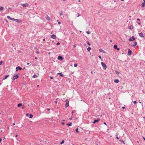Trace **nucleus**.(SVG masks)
Here are the masks:
<instances>
[{
    "instance_id": "f8f14e48",
    "label": "nucleus",
    "mask_w": 145,
    "mask_h": 145,
    "mask_svg": "<svg viewBox=\"0 0 145 145\" xmlns=\"http://www.w3.org/2000/svg\"><path fill=\"white\" fill-rule=\"evenodd\" d=\"M139 36L142 37H144V35L142 32L139 33Z\"/></svg>"
},
{
    "instance_id": "37998d69",
    "label": "nucleus",
    "mask_w": 145,
    "mask_h": 145,
    "mask_svg": "<svg viewBox=\"0 0 145 145\" xmlns=\"http://www.w3.org/2000/svg\"><path fill=\"white\" fill-rule=\"evenodd\" d=\"M103 123H104V124L105 125H106V123H105V122H104Z\"/></svg>"
},
{
    "instance_id": "aec40b11",
    "label": "nucleus",
    "mask_w": 145,
    "mask_h": 145,
    "mask_svg": "<svg viewBox=\"0 0 145 145\" xmlns=\"http://www.w3.org/2000/svg\"><path fill=\"white\" fill-rule=\"evenodd\" d=\"M39 76V74H38V75H36L35 74L33 75V77L34 78H36L37 77Z\"/></svg>"
},
{
    "instance_id": "79ce46f5",
    "label": "nucleus",
    "mask_w": 145,
    "mask_h": 145,
    "mask_svg": "<svg viewBox=\"0 0 145 145\" xmlns=\"http://www.w3.org/2000/svg\"><path fill=\"white\" fill-rule=\"evenodd\" d=\"M50 78L51 79H52L53 78V77L52 76H50Z\"/></svg>"
},
{
    "instance_id": "680f3d73",
    "label": "nucleus",
    "mask_w": 145,
    "mask_h": 145,
    "mask_svg": "<svg viewBox=\"0 0 145 145\" xmlns=\"http://www.w3.org/2000/svg\"><path fill=\"white\" fill-rule=\"evenodd\" d=\"M29 63H27V65H29Z\"/></svg>"
},
{
    "instance_id": "72a5a7b5",
    "label": "nucleus",
    "mask_w": 145,
    "mask_h": 145,
    "mask_svg": "<svg viewBox=\"0 0 145 145\" xmlns=\"http://www.w3.org/2000/svg\"><path fill=\"white\" fill-rule=\"evenodd\" d=\"M86 33L88 34H90V32L89 31H87Z\"/></svg>"
},
{
    "instance_id": "a19ab883",
    "label": "nucleus",
    "mask_w": 145,
    "mask_h": 145,
    "mask_svg": "<svg viewBox=\"0 0 145 145\" xmlns=\"http://www.w3.org/2000/svg\"><path fill=\"white\" fill-rule=\"evenodd\" d=\"M60 44V43L59 42H57V44H56L57 45H59V44Z\"/></svg>"
},
{
    "instance_id": "cd10ccee",
    "label": "nucleus",
    "mask_w": 145,
    "mask_h": 145,
    "mask_svg": "<svg viewBox=\"0 0 145 145\" xmlns=\"http://www.w3.org/2000/svg\"><path fill=\"white\" fill-rule=\"evenodd\" d=\"M47 19L48 20H49L50 19V17L48 16H47Z\"/></svg>"
},
{
    "instance_id": "a18cd8bd",
    "label": "nucleus",
    "mask_w": 145,
    "mask_h": 145,
    "mask_svg": "<svg viewBox=\"0 0 145 145\" xmlns=\"http://www.w3.org/2000/svg\"><path fill=\"white\" fill-rule=\"evenodd\" d=\"M69 120H72V118H69Z\"/></svg>"
},
{
    "instance_id": "412c9836",
    "label": "nucleus",
    "mask_w": 145,
    "mask_h": 145,
    "mask_svg": "<svg viewBox=\"0 0 145 145\" xmlns=\"http://www.w3.org/2000/svg\"><path fill=\"white\" fill-rule=\"evenodd\" d=\"M133 26L132 25H130L129 27V28L131 29H133Z\"/></svg>"
},
{
    "instance_id": "f704fd0d",
    "label": "nucleus",
    "mask_w": 145,
    "mask_h": 145,
    "mask_svg": "<svg viewBox=\"0 0 145 145\" xmlns=\"http://www.w3.org/2000/svg\"><path fill=\"white\" fill-rule=\"evenodd\" d=\"M57 21L58 22V23L59 24H61V22H59L58 20H57Z\"/></svg>"
},
{
    "instance_id": "69168bd1",
    "label": "nucleus",
    "mask_w": 145,
    "mask_h": 145,
    "mask_svg": "<svg viewBox=\"0 0 145 145\" xmlns=\"http://www.w3.org/2000/svg\"><path fill=\"white\" fill-rule=\"evenodd\" d=\"M22 109H24V107H22Z\"/></svg>"
},
{
    "instance_id": "c756f323",
    "label": "nucleus",
    "mask_w": 145,
    "mask_h": 145,
    "mask_svg": "<svg viewBox=\"0 0 145 145\" xmlns=\"http://www.w3.org/2000/svg\"><path fill=\"white\" fill-rule=\"evenodd\" d=\"M77 66V65L76 63H75L74 64V66L75 67H76Z\"/></svg>"
},
{
    "instance_id": "3c124183",
    "label": "nucleus",
    "mask_w": 145,
    "mask_h": 145,
    "mask_svg": "<svg viewBox=\"0 0 145 145\" xmlns=\"http://www.w3.org/2000/svg\"><path fill=\"white\" fill-rule=\"evenodd\" d=\"M2 140V139L1 138H0V142H1Z\"/></svg>"
},
{
    "instance_id": "052dcab7",
    "label": "nucleus",
    "mask_w": 145,
    "mask_h": 145,
    "mask_svg": "<svg viewBox=\"0 0 145 145\" xmlns=\"http://www.w3.org/2000/svg\"><path fill=\"white\" fill-rule=\"evenodd\" d=\"M80 16V14H79V15L77 16V17H79V16Z\"/></svg>"
},
{
    "instance_id": "393cba45",
    "label": "nucleus",
    "mask_w": 145,
    "mask_h": 145,
    "mask_svg": "<svg viewBox=\"0 0 145 145\" xmlns=\"http://www.w3.org/2000/svg\"><path fill=\"white\" fill-rule=\"evenodd\" d=\"M22 104L21 103H19L18 104V105H17V106H18V107H20L21 106H22Z\"/></svg>"
},
{
    "instance_id": "6e6d98bb",
    "label": "nucleus",
    "mask_w": 145,
    "mask_h": 145,
    "mask_svg": "<svg viewBox=\"0 0 145 145\" xmlns=\"http://www.w3.org/2000/svg\"><path fill=\"white\" fill-rule=\"evenodd\" d=\"M73 111H72V114H73Z\"/></svg>"
},
{
    "instance_id": "4468645a",
    "label": "nucleus",
    "mask_w": 145,
    "mask_h": 145,
    "mask_svg": "<svg viewBox=\"0 0 145 145\" xmlns=\"http://www.w3.org/2000/svg\"><path fill=\"white\" fill-rule=\"evenodd\" d=\"M18 77V76L17 75H16L13 76L14 80L16 79Z\"/></svg>"
},
{
    "instance_id": "8fccbe9b",
    "label": "nucleus",
    "mask_w": 145,
    "mask_h": 145,
    "mask_svg": "<svg viewBox=\"0 0 145 145\" xmlns=\"http://www.w3.org/2000/svg\"><path fill=\"white\" fill-rule=\"evenodd\" d=\"M116 138H117V139H119V137H118L117 136V137H116Z\"/></svg>"
},
{
    "instance_id": "ea45409f",
    "label": "nucleus",
    "mask_w": 145,
    "mask_h": 145,
    "mask_svg": "<svg viewBox=\"0 0 145 145\" xmlns=\"http://www.w3.org/2000/svg\"><path fill=\"white\" fill-rule=\"evenodd\" d=\"M133 103L135 104H136L137 103V102L136 101H133Z\"/></svg>"
},
{
    "instance_id": "a878e982",
    "label": "nucleus",
    "mask_w": 145,
    "mask_h": 145,
    "mask_svg": "<svg viewBox=\"0 0 145 145\" xmlns=\"http://www.w3.org/2000/svg\"><path fill=\"white\" fill-rule=\"evenodd\" d=\"M116 73L117 74H120V72L117 71H115Z\"/></svg>"
},
{
    "instance_id": "13d9d810",
    "label": "nucleus",
    "mask_w": 145,
    "mask_h": 145,
    "mask_svg": "<svg viewBox=\"0 0 145 145\" xmlns=\"http://www.w3.org/2000/svg\"><path fill=\"white\" fill-rule=\"evenodd\" d=\"M101 50V52H103V51H103V50Z\"/></svg>"
},
{
    "instance_id": "5fc2aeb1",
    "label": "nucleus",
    "mask_w": 145,
    "mask_h": 145,
    "mask_svg": "<svg viewBox=\"0 0 145 145\" xmlns=\"http://www.w3.org/2000/svg\"><path fill=\"white\" fill-rule=\"evenodd\" d=\"M64 124H65V123H64V122H63V123H62V124L63 125H64Z\"/></svg>"
},
{
    "instance_id": "774afa93",
    "label": "nucleus",
    "mask_w": 145,
    "mask_h": 145,
    "mask_svg": "<svg viewBox=\"0 0 145 145\" xmlns=\"http://www.w3.org/2000/svg\"><path fill=\"white\" fill-rule=\"evenodd\" d=\"M144 2L145 3V0L144 1Z\"/></svg>"
},
{
    "instance_id": "603ef678",
    "label": "nucleus",
    "mask_w": 145,
    "mask_h": 145,
    "mask_svg": "<svg viewBox=\"0 0 145 145\" xmlns=\"http://www.w3.org/2000/svg\"><path fill=\"white\" fill-rule=\"evenodd\" d=\"M143 138L144 140H145V138H144V137H143Z\"/></svg>"
},
{
    "instance_id": "864d4df0",
    "label": "nucleus",
    "mask_w": 145,
    "mask_h": 145,
    "mask_svg": "<svg viewBox=\"0 0 145 145\" xmlns=\"http://www.w3.org/2000/svg\"><path fill=\"white\" fill-rule=\"evenodd\" d=\"M45 39H43V41H45Z\"/></svg>"
},
{
    "instance_id": "6ab92c4d",
    "label": "nucleus",
    "mask_w": 145,
    "mask_h": 145,
    "mask_svg": "<svg viewBox=\"0 0 145 145\" xmlns=\"http://www.w3.org/2000/svg\"><path fill=\"white\" fill-rule=\"evenodd\" d=\"M14 21H15V22H20L19 21V20L18 19H14Z\"/></svg>"
},
{
    "instance_id": "de8ad7c7",
    "label": "nucleus",
    "mask_w": 145,
    "mask_h": 145,
    "mask_svg": "<svg viewBox=\"0 0 145 145\" xmlns=\"http://www.w3.org/2000/svg\"><path fill=\"white\" fill-rule=\"evenodd\" d=\"M47 110L49 111L50 110V109L49 108H47Z\"/></svg>"
},
{
    "instance_id": "c85d7f7f",
    "label": "nucleus",
    "mask_w": 145,
    "mask_h": 145,
    "mask_svg": "<svg viewBox=\"0 0 145 145\" xmlns=\"http://www.w3.org/2000/svg\"><path fill=\"white\" fill-rule=\"evenodd\" d=\"M76 133H78V128H77L76 129Z\"/></svg>"
},
{
    "instance_id": "9d476101",
    "label": "nucleus",
    "mask_w": 145,
    "mask_h": 145,
    "mask_svg": "<svg viewBox=\"0 0 145 145\" xmlns=\"http://www.w3.org/2000/svg\"><path fill=\"white\" fill-rule=\"evenodd\" d=\"M7 17L8 19H10V20H14V18H12L9 16H7Z\"/></svg>"
},
{
    "instance_id": "dca6fc26",
    "label": "nucleus",
    "mask_w": 145,
    "mask_h": 145,
    "mask_svg": "<svg viewBox=\"0 0 145 145\" xmlns=\"http://www.w3.org/2000/svg\"><path fill=\"white\" fill-rule=\"evenodd\" d=\"M9 76V75H7L4 76L3 77V80L6 79Z\"/></svg>"
},
{
    "instance_id": "2eb2a0df",
    "label": "nucleus",
    "mask_w": 145,
    "mask_h": 145,
    "mask_svg": "<svg viewBox=\"0 0 145 145\" xmlns=\"http://www.w3.org/2000/svg\"><path fill=\"white\" fill-rule=\"evenodd\" d=\"M51 37L52 38L55 39L56 38V36L54 34H53L51 36Z\"/></svg>"
},
{
    "instance_id": "9b49d317",
    "label": "nucleus",
    "mask_w": 145,
    "mask_h": 145,
    "mask_svg": "<svg viewBox=\"0 0 145 145\" xmlns=\"http://www.w3.org/2000/svg\"><path fill=\"white\" fill-rule=\"evenodd\" d=\"M59 60H62L63 59V57L60 56H59L57 58Z\"/></svg>"
},
{
    "instance_id": "338daca9",
    "label": "nucleus",
    "mask_w": 145,
    "mask_h": 145,
    "mask_svg": "<svg viewBox=\"0 0 145 145\" xmlns=\"http://www.w3.org/2000/svg\"><path fill=\"white\" fill-rule=\"evenodd\" d=\"M7 129H9V127H7Z\"/></svg>"
},
{
    "instance_id": "4d7b16f0",
    "label": "nucleus",
    "mask_w": 145,
    "mask_h": 145,
    "mask_svg": "<svg viewBox=\"0 0 145 145\" xmlns=\"http://www.w3.org/2000/svg\"><path fill=\"white\" fill-rule=\"evenodd\" d=\"M138 24L139 25H140V22L139 23H138Z\"/></svg>"
},
{
    "instance_id": "0e129e2a",
    "label": "nucleus",
    "mask_w": 145,
    "mask_h": 145,
    "mask_svg": "<svg viewBox=\"0 0 145 145\" xmlns=\"http://www.w3.org/2000/svg\"><path fill=\"white\" fill-rule=\"evenodd\" d=\"M110 42H112V40H110Z\"/></svg>"
},
{
    "instance_id": "5701e85b",
    "label": "nucleus",
    "mask_w": 145,
    "mask_h": 145,
    "mask_svg": "<svg viewBox=\"0 0 145 145\" xmlns=\"http://www.w3.org/2000/svg\"><path fill=\"white\" fill-rule=\"evenodd\" d=\"M67 125L68 126H71L72 125V123H70L69 124L67 123Z\"/></svg>"
},
{
    "instance_id": "4be33fe9",
    "label": "nucleus",
    "mask_w": 145,
    "mask_h": 145,
    "mask_svg": "<svg viewBox=\"0 0 145 145\" xmlns=\"http://www.w3.org/2000/svg\"><path fill=\"white\" fill-rule=\"evenodd\" d=\"M91 48L90 47H89L87 49L88 51L89 52L90 50H91Z\"/></svg>"
},
{
    "instance_id": "1a4fd4ad",
    "label": "nucleus",
    "mask_w": 145,
    "mask_h": 145,
    "mask_svg": "<svg viewBox=\"0 0 145 145\" xmlns=\"http://www.w3.org/2000/svg\"><path fill=\"white\" fill-rule=\"evenodd\" d=\"M100 120V119H97L95 120L94 121V122H93V124L95 123L96 122H97Z\"/></svg>"
},
{
    "instance_id": "f3484780",
    "label": "nucleus",
    "mask_w": 145,
    "mask_h": 145,
    "mask_svg": "<svg viewBox=\"0 0 145 145\" xmlns=\"http://www.w3.org/2000/svg\"><path fill=\"white\" fill-rule=\"evenodd\" d=\"M119 82V80L118 79H116L114 80V82L116 83H118Z\"/></svg>"
},
{
    "instance_id": "e433bc0d",
    "label": "nucleus",
    "mask_w": 145,
    "mask_h": 145,
    "mask_svg": "<svg viewBox=\"0 0 145 145\" xmlns=\"http://www.w3.org/2000/svg\"><path fill=\"white\" fill-rule=\"evenodd\" d=\"M2 61H0V65H1L2 63Z\"/></svg>"
},
{
    "instance_id": "423d86ee",
    "label": "nucleus",
    "mask_w": 145,
    "mask_h": 145,
    "mask_svg": "<svg viewBox=\"0 0 145 145\" xmlns=\"http://www.w3.org/2000/svg\"><path fill=\"white\" fill-rule=\"evenodd\" d=\"M137 44V42H134L133 43L132 46L134 47H135Z\"/></svg>"
},
{
    "instance_id": "ddd939ff",
    "label": "nucleus",
    "mask_w": 145,
    "mask_h": 145,
    "mask_svg": "<svg viewBox=\"0 0 145 145\" xmlns=\"http://www.w3.org/2000/svg\"><path fill=\"white\" fill-rule=\"evenodd\" d=\"M131 51L130 49H129L128 50V55L129 56L131 55Z\"/></svg>"
},
{
    "instance_id": "c03bdc74",
    "label": "nucleus",
    "mask_w": 145,
    "mask_h": 145,
    "mask_svg": "<svg viewBox=\"0 0 145 145\" xmlns=\"http://www.w3.org/2000/svg\"><path fill=\"white\" fill-rule=\"evenodd\" d=\"M122 108L123 109H124L125 108V107L124 106H123L122 107Z\"/></svg>"
},
{
    "instance_id": "c9c22d12",
    "label": "nucleus",
    "mask_w": 145,
    "mask_h": 145,
    "mask_svg": "<svg viewBox=\"0 0 145 145\" xmlns=\"http://www.w3.org/2000/svg\"><path fill=\"white\" fill-rule=\"evenodd\" d=\"M58 99V98H57V99H56V101H55V102H55V103H56H56H57V99Z\"/></svg>"
},
{
    "instance_id": "e2e57ef3",
    "label": "nucleus",
    "mask_w": 145,
    "mask_h": 145,
    "mask_svg": "<svg viewBox=\"0 0 145 145\" xmlns=\"http://www.w3.org/2000/svg\"><path fill=\"white\" fill-rule=\"evenodd\" d=\"M8 9H11V8H9H9H8Z\"/></svg>"
},
{
    "instance_id": "20e7f679",
    "label": "nucleus",
    "mask_w": 145,
    "mask_h": 145,
    "mask_svg": "<svg viewBox=\"0 0 145 145\" xmlns=\"http://www.w3.org/2000/svg\"><path fill=\"white\" fill-rule=\"evenodd\" d=\"M135 38L134 36H132V37H131L129 38V40L131 41H133L135 40Z\"/></svg>"
},
{
    "instance_id": "f03ea898",
    "label": "nucleus",
    "mask_w": 145,
    "mask_h": 145,
    "mask_svg": "<svg viewBox=\"0 0 145 145\" xmlns=\"http://www.w3.org/2000/svg\"><path fill=\"white\" fill-rule=\"evenodd\" d=\"M65 102H66V103L65 104V107L66 108H67L69 105V102L68 101V100H67V99H66V100Z\"/></svg>"
},
{
    "instance_id": "f257e3e1",
    "label": "nucleus",
    "mask_w": 145,
    "mask_h": 145,
    "mask_svg": "<svg viewBox=\"0 0 145 145\" xmlns=\"http://www.w3.org/2000/svg\"><path fill=\"white\" fill-rule=\"evenodd\" d=\"M101 64L102 66L103 67V69L105 70H106L107 68V66L106 65L102 62H101Z\"/></svg>"
},
{
    "instance_id": "7ed1b4c3",
    "label": "nucleus",
    "mask_w": 145,
    "mask_h": 145,
    "mask_svg": "<svg viewBox=\"0 0 145 145\" xmlns=\"http://www.w3.org/2000/svg\"><path fill=\"white\" fill-rule=\"evenodd\" d=\"M26 116L29 117V118H32L33 117V115L31 114H29L28 113L26 114Z\"/></svg>"
},
{
    "instance_id": "473e14b6",
    "label": "nucleus",
    "mask_w": 145,
    "mask_h": 145,
    "mask_svg": "<svg viewBox=\"0 0 145 145\" xmlns=\"http://www.w3.org/2000/svg\"><path fill=\"white\" fill-rule=\"evenodd\" d=\"M64 140H63L61 142V144H62L64 143Z\"/></svg>"
},
{
    "instance_id": "39448f33",
    "label": "nucleus",
    "mask_w": 145,
    "mask_h": 145,
    "mask_svg": "<svg viewBox=\"0 0 145 145\" xmlns=\"http://www.w3.org/2000/svg\"><path fill=\"white\" fill-rule=\"evenodd\" d=\"M21 5L24 7H28L29 5L27 3L22 4H21Z\"/></svg>"
},
{
    "instance_id": "a211bd4d",
    "label": "nucleus",
    "mask_w": 145,
    "mask_h": 145,
    "mask_svg": "<svg viewBox=\"0 0 145 145\" xmlns=\"http://www.w3.org/2000/svg\"><path fill=\"white\" fill-rule=\"evenodd\" d=\"M57 74H59L60 76H62V77H63L64 76L62 72H59L58 73H57Z\"/></svg>"
},
{
    "instance_id": "7c9ffc66",
    "label": "nucleus",
    "mask_w": 145,
    "mask_h": 145,
    "mask_svg": "<svg viewBox=\"0 0 145 145\" xmlns=\"http://www.w3.org/2000/svg\"><path fill=\"white\" fill-rule=\"evenodd\" d=\"M87 44L89 46H90L91 45V44L89 43V41H87Z\"/></svg>"
},
{
    "instance_id": "bf43d9fd",
    "label": "nucleus",
    "mask_w": 145,
    "mask_h": 145,
    "mask_svg": "<svg viewBox=\"0 0 145 145\" xmlns=\"http://www.w3.org/2000/svg\"><path fill=\"white\" fill-rule=\"evenodd\" d=\"M18 137V135H16V136H15V137Z\"/></svg>"
},
{
    "instance_id": "6e6552de",
    "label": "nucleus",
    "mask_w": 145,
    "mask_h": 145,
    "mask_svg": "<svg viewBox=\"0 0 145 145\" xmlns=\"http://www.w3.org/2000/svg\"><path fill=\"white\" fill-rule=\"evenodd\" d=\"M114 49H117V50H120V48H117V46L116 45V44H115L114 45Z\"/></svg>"
},
{
    "instance_id": "2f4dec72",
    "label": "nucleus",
    "mask_w": 145,
    "mask_h": 145,
    "mask_svg": "<svg viewBox=\"0 0 145 145\" xmlns=\"http://www.w3.org/2000/svg\"><path fill=\"white\" fill-rule=\"evenodd\" d=\"M98 57H99V58L101 59V61L103 60L102 59L101 57V56H98Z\"/></svg>"
},
{
    "instance_id": "09e8293b",
    "label": "nucleus",
    "mask_w": 145,
    "mask_h": 145,
    "mask_svg": "<svg viewBox=\"0 0 145 145\" xmlns=\"http://www.w3.org/2000/svg\"><path fill=\"white\" fill-rule=\"evenodd\" d=\"M137 20H138V21H140V20L138 18V19H137Z\"/></svg>"
},
{
    "instance_id": "49530a36",
    "label": "nucleus",
    "mask_w": 145,
    "mask_h": 145,
    "mask_svg": "<svg viewBox=\"0 0 145 145\" xmlns=\"http://www.w3.org/2000/svg\"><path fill=\"white\" fill-rule=\"evenodd\" d=\"M35 59H38V57H35Z\"/></svg>"
},
{
    "instance_id": "b1692460",
    "label": "nucleus",
    "mask_w": 145,
    "mask_h": 145,
    "mask_svg": "<svg viewBox=\"0 0 145 145\" xmlns=\"http://www.w3.org/2000/svg\"><path fill=\"white\" fill-rule=\"evenodd\" d=\"M141 6L142 7H144L145 6V3L144 2L142 3L141 4Z\"/></svg>"
},
{
    "instance_id": "58836bf2",
    "label": "nucleus",
    "mask_w": 145,
    "mask_h": 145,
    "mask_svg": "<svg viewBox=\"0 0 145 145\" xmlns=\"http://www.w3.org/2000/svg\"><path fill=\"white\" fill-rule=\"evenodd\" d=\"M60 15H63V14L62 12H61L60 13Z\"/></svg>"
},
{
    "instance_id": "0eeeda50",
    "label": "nucleus",
    "mask_w": 145,
    "mask_h": 145,
    "mask_svg": "<svg viewBox=\"0 0 145 145\" xmlns=\"http://www.w3.org/2000/svg\"><path fill=\"white\" fill-rule=\"evenodd\" d=\"M16 71H18V69H19V70H21L22 69V68L21 67H20V66L17 67H16Z\"/></svg>"
},
{
    "instance_id": "4c0bfd02",
    "label": "nucleus",
    "mask_w": 145,
    "mask_h": 145,
    "mask_svg": "<svg viewBox=\"0 0 145 145\" xmlns=\"http://www.w3.org/2000/svg\"><path fill=\"white\" fill-rule=\"evenodd\" d=\"M36 53L37 54H38L39 53V51L38 50H37L36 51Z\"/></svg>"
},
{
    "instance_id": "bb28decb",
    "label": "nucleus",
    "mask_w": 145,
    "mask_h": 145,
    "mask_svg": "<svg viewBox=\"0 0 145 145\" xmlns=\"http://www.w3.org/2000/svg\"><path fill=\"white\" fill-rule=\"evenodd\" d=\"M3 8L2 7H0V10H3Z\"/></svg>"
}]
</instances>
